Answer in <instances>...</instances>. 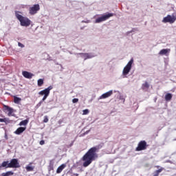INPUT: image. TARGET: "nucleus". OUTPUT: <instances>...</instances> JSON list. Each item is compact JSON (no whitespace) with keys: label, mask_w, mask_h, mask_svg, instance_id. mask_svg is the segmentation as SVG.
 <instances>
[{"label":"nucleus","mask_w":176,"mask_h":176,"mask_svg":"<svg viewBox=\"0 0 176 176\" xmlns=\"http://www.w3.org/2000/svg\"><path fill=\"white\" fill-rule=\"evenodd\" d=\"M149 83L146 81L144 83L142 84V90H148V89H149Z\"/></svg>","instance_id":"nucleus-18"},{"label":"nucleus","mask_w":176,"mask_h":176,"mask_svg":"<svg viewBox=\"0 0 176 176\" xmlns=\"http://www.w3.org/2000/svg\"><path fill=\"white\" fill-rule=\"evenodd\" d=\"M20 12H15V16L16 19L20 21L21 25L22 27H30L31 25V20L28 17L23 16L21 14H19Z\"/></svg>","instance_id":"nucleus-2"},{"label":"nucleus","mask_w":176,"mask_h":176,"mask_svg":"<svg viewBox=\"0 0 176 176\" xmlns=\"http://www.w3.org/2000/svg\"><path fill=\"white\" fill-rule=\"evenodd\" d=\"M133 63H134V60L131 59L127 65L124 67V69L122 71V75H124V76H126V75H129V72L131 71V66L133 65Z\"/></svg>","instance_id":"nucleus-5"},{"label":"nucleus","mask_w":176,"mask_h":176,"mask_svg":"<svg viewBox=\"0 0 176 176\" xmlns=\"http://www.w3.org/2000/svg\"><path fill=\"white\" fill-rule=\"evenodd\" d=\"M147 148L148 144H146V142L145 140H142L138 143V146L135 148V151L137 152H140L141 151H145V149H146Z\"/></svg>","instance_id":"nucleus-8"},{"label":"nucleus","mask_w":176,"mask_h":176,"mask_svg":"<svg viewBox=\"0 0 176 176\" xmlns=\"http://www.w3.org/2000/svg\"><path fill=\"white\" fill-rule=\"evenodd\" d=\"M176 21V13L172 14V15L168 14L166 16L164 17L162 19V23H169V24H174Z\"/></svg>","instance_id":"nucleus-4"},{"label":"nucleus","mask_w":176,"mask_h":176,"mask_svg":"<svg viewBox=\"0 0 176 176\" xmlns=\"http://www.w3.org/2000/svg\"><path fill=\"white\" fill-rule=\"evenodd\" d=\"M28 124V120H22L19 123V126H27Z\"/></svg>","instance_id":"nucleus-23"},{"label":"nucleus","mask_w":176,"mask_h":176,"mask_svg":"<svg viewBox=\"0 0 176 176\" xmlns=\"http://www.w3.org/2000/svg\"><path fill=\"white\" fill-rule=\"evenodd\" d=\"M47 122H49V118H47V116H45L44 117L43 122H44V123H47Z\"/></svg>","instance_id":"nucleus-27"},{"label":"nucleus","mask_w":176,"mask_h":176,"mask_svg":"<svg viewBox=\"0 0 176 176\" xmlns=\"http://www.w3.org/2000/svg\"><path fill=\"white\" fill-rule=\"evenodd\" d=\"M25 127H19L15 131L14 133L16 134L17 135H20V134H21V133H24V131H25Z\"/></svg>","instance_id":"nucleus-13"},{"label":"nucleus","mask_w":176,"mask_h":176,"mask_svg":"<svg viewBox=\"0 0 176 176\" xmlns=\"http://www.w3.org/2000/svg\"><path fill=\"white\" fill-rule=\"evenodd\" d=\"M43 83H44L43 79H42V78L38 79L37 81V85H38V87H41V86L43 85Z\"/></svg>","instance_id":"nucleus-22"},{"label":"nucleus","mask_w":176,"mask_h":176,"mask_svg":"<svg viewBox=\"0 0 176 176\" xmlns=\"http://www.w3.org/2000/svg\"><path fill=\"white\" fill-rule=\"evenodd\" d=\"M65 167H67V165H65V164H63L59 167H58L56 170V174H60Z\"/></svg>","instance_id":"nucleus-14"},{"label":"nucleus","mask_w":176,"mask_h":176,"mask_svg":"<svg viewBox=\"0 0 176 176\" xmlns=\"http://www.w3.org/2000/svg\"><path fill=\"white\" fill-rule=\"evenodd\" d=\"M27 171H34V167L28 166L25 167Z\"/></svg>","instance_id":"nucleus-24"},{"label":"nucleus","mask_w":176,"mask_h":176,"mask_svg":"<svg viewBox=\"0 0 176 176\" xmlns=\"http://www.w3.org/2000/svg\"><path fill=\"white\" fill-rule=\"evenodd\" d=\"M21 102V98L17 96H14V104H20Z\"/></svg>","instance_id":"nucleus-19"},{"label":"nucleus","mask_w":176,"mask_h":176,"mask_svg":"<svg viewBox=\"0 0 176 176\" xmlns=\"http://www.w3.org/2000/svg\"><path fill=\"white\" fill-rule=\"evenodd\" d=\"M0 123H5L6 124H8V123H10V120L8 118H0Z\"/></svg>","instance_id":"nucleus-16"},{"label":"nucleus","mask_w":176,"mask_h":176,"mask_svg":"<svg viewBox=\"0 0 176 176\" xmlns=\"http://www.w3.org/2000/svg\"><path fill=\"white\" fill-rule=\"evenodd\" d=\"M163 170H164V168H161L157 170H155L153 176H159V175L160 174V173H162V171H163Z\"/></svg>","instance_id":"nucleus-21"},{"label":"nucleus","mask_w":176,"mask_h":176,"mask_svg":"<svg viewBox=\"0 0 176 176\" xmlns=\"http://www.w3.org/2000/svg\"><path fill=\"white\" fill-rule=\"evenodd\" d=\"M7 167H9V168H20L21 166L19 160L16 158L11 160Z\"/></svg>","instance_id":"nucleus-7"},{"label":"nucleus","mask_w":176,"mask_h":176,"mask_svg":"<svg viewBox=\"0 0 176 176\" xmlns=\"http://www.w3.org/2000/svg\"><path fill=\"white\" fill-rule=\"evenodd\" d=\"M79 102V99H78V98H74L72 100V103L73 104H76V102Z\"/></svg>","instance_id":"nucleus-28"},{"label":"nucleus","mask_w":176,"mask_h":176,"mask_svg":"<svg viewBox=\"0 0 176 176\" xmlns=\"http://www.w3.org/2000/svg\"><path fill=\"white\" fill-rule=\"evenodd\" d=\"M72 145H73V143H72L71 146H72Z\"/></svg>","instance_id":"nucleus-34"},{"label":"nucleus","mask_w":176,"mask_h":176,"mask_svg":"<svg viewBox=\"0 0 176 176\" xmlns=\"http://www.w3.org/2000/svg\"><path fill=\"white\" fill-rule=\"evenodd\" d=\"M100 148H102V146L92 147L82 157V160L84 162L82 164L83 167H88V166L91 164L93 160H96V157H98L96 152L98 149H100Z\"/></svg>","instance_id":"nucleus-1"},{"label":"nucleus","mask_w":176,"mask_h":176,"mask_svg":"<svg viewBox=\"0 0 176 176\" xmlns=\"http://www.w3.org/2000/svg\"><path fill=\"white\" fill-rule=\"evenodd\" d=\"M113 94V91L110 90L104 94H103L102 96H100V100H102L104 98H108L109 97H111V95Z\"/></svg>","instance_id":"nucleus-10"},{"label":"nucleus","mask_w":176,"mask_h":176,"mask_svg":"<svg viewBox=\"0 0 176 176\" xmlns=\"http://www.w3.org/2000/svg\"><path fill=\"white\" fill-rule=\"evenodd\" d=\"M18 45L19 46V47H24V45L21 43H18Z\"/></svg>","instance_id":"nucleus-30"},{"label":"nucleus","mask_w":176,"mask_h":176,"mask_svg":"<svg viewBox=\"0 0 176 176\" xmlns=\"http://www.w3.org/2000/svg\"><path fill=\"white\" fill-rule=\"evenodd\" d=\"M54 170V168L53 167V165H50L49 166V171H52Z\"/></svg>","instance_id":"nucleus-29"},{"label":"nucleus","mask_w":176,"mask_h":176,"mask_svg":"<svg viewBox=\"0 0 176 176\" xmlns=\"http://www.w3.org/2000/svg\"><path fill=\"white\" fill-rule=\"evenodd\" d=\"M3 108L5 111H7V112H8V116H12V113H13V108L7 105H4Z\"/></svg>","instance_id":"nucleus-12"},{"label":"nucleus","mask_w":176,"mask_h":176,"mask_svg":"<svg viewBox=\"0 0 176 176\" xmlns=\"http://www.w3.org/2000/svg\"><path fill=\"white\" fill-rule=\"evenodd\" d=\"M8 165H9V161H4L2 162L0 167H6V168H9V167H8Z\"/></svg>","instance_id":"nucleus-20"},{"label":"nucleus","mask_w":176,"mask_h":176,"mask_svg":"<svg viewBox=\"0 0 176 176\" xmlns=\"http://www.w3.org/2000/svg\"><path fill=\"white\" fill-rule=\"evenodd\" d=\"M40 145H45V140L40 141Z\"/></svg>","instance_id":"nucleus-31"},{"label":"nucleus","mask_w":176,"mask_h":176,"mask_svg":"<svg viewBox=\"0 0 176 176\" xmlns=\"http://www.w3.org/2000/svg\"><path fill=\"white\" fill-rule=\"evenodd\" d=\"M167 53H170V49H163L160 52L159 54L161 56H164L167 54Z\"/></svg>","instance_id":"nucleus-15"},{"label":"nucleus","mask_w":176,"mask_h":176,"mask_svg":"<svg viewBox=\"0 0 176 176\" xmlns=\"http://www.w3.org/2000/svg\"><path fill=\"white\" fill-rule=\"evenodd\" d=\"M41 10V6L39 4H35L29 8V13L31 16H34V14H36L38 12Z\"/></svg>","instance_id":"nucleus-9"},{"label":"nucleus","mask_w":176,"mask_h":176,"mask_svg":"<svg viewBox=\"0 0 176 176\" xmlns=\"http://www.w3.org/2000/svg\"><path fill=\"white\" fill-rule=\"evenodd\" d=\"M85 60H87V58H91V56L89 54H85Z\"/></svg>","instance_id":"nucleus-25"},{"label":"nucleus","mask_w":176,"mask_h":176,"mask_svg":"<svg viewBox=\"0 0 176 176\" xmlns=\"http://www.w3.org/2000/svg\"><path fill=\"white\" fill-rule=\"evenodd\" d=\"M159 167H160V166H156L157 168H159Z\"/></svg>","instance_id":"nucleus-33"},{"label":"nucleus","mask_w":176,"mask_h":176,"mask_svg":"<svg viewBox=\"0 0 176 176\" xmlns=\"http://www.w3.org/2000/svg\"><path fill=\"white\" fill-rule=\"evenodd\" d=\"M89 114V109H85L82 111V115H87Z\"/></svg>","instance_id":"nucleus-26"},{"label":"nucleus","mask_w":176,"mask_h":176,"mask_svg":"<svg viewBox=\"0 0 176 176\" xmlns=\"http://www.w3.org/2000/svg\"><path fill=\"white\" fill-rule=\"evenodd\" d=\"M73 175H74V176H79V174H78V173H74V174H73Z\"/></svg>","instance_id":"nucleus-32"},{"label":"nucleus","mask_w":176,"mask_h":176,"mask_svg":"<svg viewBox=\"0 0 176 176\" xmlns=\"http://www.w3.org/2000/svg\"><path fill=\"white\" fill-rule=\"evenodd\" d=\"M22 75L23 76H24V78H26V79H32V76H34V74L28 72L27 71H23L22 72Z\"/></svg>","instance_id":"nucleus-11"},{"label":"nucleus","mask_w":176,"mask_h":176,"mask_svg":"<svg viewBox=\"0 0 176 176\" xmlns=\"http://www.w3.org/2000/svg\"><path fill=\"white\" fill-rule=\"evenodd\" d=\"M53 86L50 85L47 88L45 89L44 90H42L38 92L39 96H44L43 99L36 104L37 108H39L41 105H42V102L49 97V95L50 94V90H52Z\"/></svg>","instance_id":"nucleus-3"},{"label":"nucleus","mask_w":176,"mask_h":176,"mask_svg":"<svg viewBox=\"0 0 176 176\" xmlns=\"http://www.w3.org/2000/svg\"><path fill=\"white\" fill-rule=\"evenodd\" d=\"M113 16V13H107L104 15H102V16L98 17V19H96L95 23H102V21H105L108 20L110 17Z\"/></svg>","instance_id":"nucleus-6"},{"label":"nucleus","mask_w":176,"mask_h":176,"mask_svg":"<svg viewBox=\"0 0 176 176\" xmlns=\"http://www.w3.org/2000/svg\"><path fill=\"white\" fill-rule=\"evenodd\" d=\"M173 98V94L168 93L165 95V101H171Z\"/></svg>","instance_id":"nucleus-17"}]
</instances>
